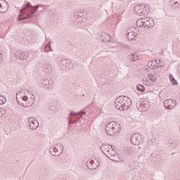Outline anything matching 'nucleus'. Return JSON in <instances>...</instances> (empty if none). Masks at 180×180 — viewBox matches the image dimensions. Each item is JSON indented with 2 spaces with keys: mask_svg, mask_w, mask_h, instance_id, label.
<instances>
[{
  "mask_svg": "<svg viewBox=\"0 0 180 180\" xmlns=\"http://www.w3.org/2000/svg\"><path fill=\"white\" fill-rule=\"evenodd\" d=\"M39 9V5L34 6L27 2L24 7L20 10V15L18 16V20H26V19H32L33 15L37 12Z\"/></svg>",
  "mask_w": 180,
  "mask_h": 180,
  "instance_id": "obj_1",
  "label": "nucleus"
},
{
  "mask_svg": "<svg viewBox=\"0 0 180 180\" xmlns=\"http://www.w3.org/2000/svg\"><path fill=\"white\" fill-rule=\"evenodd\" d=\"M115 105L117 110H127L131 106V100L127 96H121L116 98Z\"/></svg>",
  "mask_w": 180,
  "mask_h": 180,
  "instance_id": "obj_2",
  "label": "nucleus"
},
{
  "mask_svg": "<svg viewBox=\"0 0 180 180\" xmlns=\"http://www.w3.org/2000/svg\"><path fill=\"white\" fill-rule=\"evenodd\" d=\"M86 112H89V108L86 107L84 110H81L78 112H70L68 116L70 124H75L76 122H79V119L82 118L84 115H86Z\"/></svg>",
  "mask_w": 180,
  "mask_h": 180,
  "instance_id": "obj_3",
  "label": "nucleus"
},
{
  "mask_svg": "<svg viewBox=\"0 0 180 180\" xmlns=\"http://www.w3.org/2000/svg\"><path fill=\"white\" fill-rule=\"evenodd\" d=\"M120 124L115 122H110L106 127V133L108 136H117L120 132Z\"/></svg>",
  "mask_w": 180,
  "mask_h": 180,
  "instance_id": "obj_4",
  "label": "nucleus"
},
{
  "mask_svg": "<svg viewBox=\"0 0 180 180\" xmlns=\"http://www.w3.org/2000/svg\"><path fill=\"white\" fill-rule=\"evenodd\" d=\"M136 27L141 29H151L154 27V20L150 17L142 18L136 21Z\"/></svg>",
  "mask_w": 180,
  "mask_h": 180,
  "instance_id": "obj_5",
  "label": "nucleus"
},
{
  "mask_svg": "<svg viewBox=\"0 0 180 180\" xmlns=\"http://www.w3.org/2000/svg\"><path fill=\"white\" fill-rule=\"evenodd\" d=\"M148 9V6L144 4L136 5L134 8V11L136 15L139 16H146L148 15L150 11Z\"/></svg>",
  "mask_w": 180,
  "mask_h": 180,
  "instance_id": "obj_6",
  "label": "nucleus"
},
{
  "mask_svg": "<svg viewBox=\"0 0 180 180\" xmlns=\"http://www.w3.org/2000/svg\"><path fill=\"white\" fill-rule=\"evenodd\" d=\"M63 151H64V146H63V143L53 145L50 148V153L51 155H53V157H58V155L63 154Z\"/></svg>",
  "mask_w": 180,
  "mask_h": 180,
  "instance_id": "obj_7",
  "label": "nucleus"
},
{
  "mask_svg": "<svg viewBox=\"0 0 180 180\" xmlns=\"http://www.w3.org/2000/svg\"><path fill=\"white\" fill-rule=\"evenodd\" d=\"M139 33H140V30L136 25L130 27L127 30V37L128 40H134L136 36L139 35Z\"/></svg>",
  "mask_w": 180,
  "mask_h": 180,
  "instance_id": "obj_8",
  "label": "nucleus"
},
{
  "mask_svg": "<svg viewBox=\"0 0 180 180\" xmlns=\"http://www.w3.org/2000/svg\"><path fill=\"white\" fill-rule=\"evenodd\" d=\"M136 108L139 112H146L150 108V103L147 101H139L136 104Z\"/></svg>",
  "mask_w": 180,
  "mask_h": 180,
  "instance_id": "obj_9",
  "label": "nucleus"
},
{
  "mask_svg": "<svg viewBox=\"0 0 180 180\" xmlns=\"http://www.w3.org/2000/svg\"><path fill=\"white\" fill-rule=\"evenodd\" d=\"M130 141L134 146H140L143 143V138L139 134H134L131 136Z\"/></svg>",
  "mask_w": 180,
  "mask_h": 180,
  "instance_id": "obj_10",
  "label": "nucleus"
},
{
  "mask_svg": "<svg viewBox=\"0 0 180 180\" xmlns=\"http://www.w3.org/2000/svg\"><path fill=\"white\" fill-rule=\"evenodd\" d=\"M14 57L17 60H26L29 57V53L26 51H15L14 52Z\"/></svg>",
  "mask_w": 180,
  "mask_h": 180,
  "instance_id": "obj_11",
  "label": "nucleus"
},
{
  "mask_svg": "<svg viewBox=\"0 0 180 180\" xmlns=\"http://www.w3.org/2000/svg\"><path fill=\"white\" fill-rule=\"evenodd\" d=\"M58 65L62 70H67L71 68V61L65 59H60L58 61Z\"/></svg>",
  "mask_w": 180,
  "mask_h": 180,
  "instance_id": "obj_12",
  "label": "nucleus"
},
{
  "mask_svg": "<svg viewBox=\"0 0 180 180\" xmlns=\"http://www.w3.org/2000/svg\"><path fill=\"white\" fill-rule=\"evenodd\" d=\"M164 106L165 109H169V110H171L176 106V102L175 101V100L167 99L165 101Z\"/></svg>",
  "mask_w": 180,
  "mask_h": 180,
  "instance_id": "obj_13",
  "label": "nucleus"
},
{
  "mask_svg": "<svg viewBox=\"0 0 180 180\" xmlns=\"http://www.w3.org/2000/svg\"><path fill=\"white\" fill-rule=\"evenodd\" d=\"M30 127L31 130H36L39 128V121L35 117H30L28 119Z\"/></svg>",
  "mask_w": 180,
  "mask_h": 180,
  "instance_id": "obj_14",
  "label": "nucleus"
},
{
  "mask_svg": "<svg viewBox=\"0 0 180 180\" xmlns=\"http://www.w3.org/2000/svg\"><path fill=\"white\" fill-rule=\"evenodd\" d=\"M86 167L89 169H96L99 167V162L94 160H88L86 162Z\"/></svg>",
  "mask_w": 180,
  "mask_h": 180,
  "instance_id": "obj_15",
  "label": "nucleus"
},
{
  "mask_svg": "<svg viewBox=\"0 0 180 180\" xmlns=\"http://www.w3.org/2000/svg\"><path fill=\"white\" fill-rule=\"evenodd\" d=\"M39 82L43 88L46 89H53V85L50 84V80H49V79H41Z\"/></svg>",
  "mask_w": 180,
  "mask_h": 180,
  "instance_id": "obj_16",
  "label": "nucleus"
},
{
  "mask_svg": "<svg viewBox=\"0 0 180 180\" xmlns=\"http://www.w3.org/2000/svg\"><path fill=\"white\" fill-rule=\"evenodd\" d=\"M9 9V5L5 0H0V13H6Z\"/></svg>",
  "mask_w": 180,
  "mask_h": 180,
  "instance_id": "obj_17",
  "label": "nucleus"
},
{
  "mask_svg": "<svg viewBox=\"0 0 180 180\" xmlns=\"http://www.w3.org/2000/svg\"><path fill=\"white\" fill-rule=\"evenodd\" d=\"M43 70L44 71L45 74H53V65L50 64L49 62H46L42 66Z\"/></svg>",
  "mask_w": 180,
  "mask_h": 180,
  "instance_id": "obj_18",
  "label": "nucleus"
},
{
  "mask_svg": "<svg viewBox=\"0 0 180 180\" xmlns=\"http://www.w3.org/2000/svg\"><path fill=\"white\" fill-rule=\"evenodd\" d=\"M106 157L109 158V160H111V161H117L116 160V157H117V153L115 149L110 148V151L108 153H107Z\"/></svg>",
  "mask_w": 180,
  "mask_h": 180,
  "instance_id": "obj_19",
  "label": "nucleus"
},
{
  "mask_svg": "<svg viewBox=\"0 0 180 180\" xmlns=\"http://www.w3.org/2000/svg\"><path fill=\"white\" fill-rule=\"evenodd\" d=\"M99 38L104 43H109V41H110V40L112 39V38H110V35L106 32H101Z\"/></svg>",
  "mask_w": 180,
  "mask_h": 180,
  "instance_id": "obj_20",
  "label": "nucleus"
},
{
  "mask_svg": "<svg viewBox=\"0 0 180 180\" xmlns=\"http://www.w3.org/2000/svg\"><path fill=\"white\" fill-rule=\"evenodd\" d=\"M111 148H112V146L109 144L103 143L102 144V146H101V150L102 153L105 154V155H107L108 154Z\"/></svg>",
  "mask_w": 180,
  "mask_h": 180,
  "instance_id": "obj_21",
  "label": "nucleus"
},
{
  "mask_svg": "<svg viewBox=\"0 0 180 180\" xmlns=\"http://www.w3.org/2000/svg\"><path fill=\"white\" fill-rule=\"evenodd\" d=\"M128 59L129 61H137L139 60V56L136 53H131L129 55Z\"/></svg>",
  "mask_w": 180,
  "mask_h": 180,
  "instance_id": "obj_22",
  "label": "nucleus"
},
{
  "mask_svg": "<svg viewBox=\"0 0 180 180\" xmlns=\"http://www.w3.org/2000/svg\"><path fill=\"white\" fill-rule=\"evenodd\" d=\"M168 146L171 148L174 149V148H176V146H178V143L176 141H170L168 143Z\"/></svg>",
  "mask_w": 180,
  "mask_h": 180,
  "instance_id": "obj_23",
  "label": "nucleus"
},
{
  "mask_svg": "<svg viewBox=\"0 0 180 180\" xmlns=\"http://www.w3.org/2000/svg\"><path fill=\"white\" fill-rule=\"evenodd\" d=\"M170 2H171L172 6H174V8H180L179 1L172 0Z\"/></svg>",
  "mask_w": 180,
  "mask_h": 180,
  "instance_id": "obj_24",
  "label": "nucleus"
},
{
  "mask_svg": "<svg viewBox=\"0 0 180 180\" xmlns=\"http://www.w3.org/2000/svg\"><path fill=\"white\" fill-rule=\"evenodd\" d=\"M44 51H45V53H49V51H53V49H51V45L50 44V42L45 46Z\"/></svg>",
  "mask_w": 180,
  "mask_h": 180,
  "instance_id": "obj_25",
  "label": "nucleus"
},
{
  "mask_svg": "<svg viewBox=\"0 0 180 180\" xmlns=\"http://www.w3.org/2000/svg\"><path fill=\"white\" fill-rule=\"evenodd\" d=\"M169 79L172 85H178V82L176 81L175 78H174V76H172V75H169Z\"/></svg>",
  "mask_w": 180,
  "mask_h": 180,
  "instance_id": "obj_26",
  "label": "nucleus"
},
{
  "mask_svg": "<svg viewBox=\"0 0 180 180\" xmlns=\"http://www.w3.org/2000/svg\"><path fill=\"white\" fill-rule=\"evenodd\" d=\"M136 89H137V91H139L140 92H145V91H146V88H144V86H143L142 84H138L136 86Z\"/></svg>",
  "mask_w": 180,
  "mask_h": 180,
  "instance_id": "obj_27",
  "label": "nucleus"
},
{
  "mask_svg": "<svg viewBox=\"0 0 180 180\" xmlns=\"http://www.w3.org/2000/svg\"><path fill=\"white\" fill-rule=\"evenodd\" d=\"M148 67H149V68H150V70H155L157 68V66H155L154 65V62L153 61L148 62Z\"/></svg>",
  "mask_w": 180,
  "mask_h": 180,
  "instance_id": "obj_28",
  "label": "nucleus"
},
{
  "mask_svg": "<svg viewBox=\"0 0 180 180\" xmlns=\"http://www.w3.org/2000/svg\"><path fill=\"white\" fill-rule=\"evenodd\" d=\"M148 79L150 81H153V82H155L157 81V76L153 75H149L148 76Z\"/></svg>",
  "mask_w": 180,
  "mask_h": 180,
  "instance_id": "obj_29",
  "label": "nucleus"
},
{
  "mask_svg": "<svg viewBox=\"0 0 180 180\" xmlns=\"http://www.w3.org/2000/svg\"><path fill=\"white\" fill-rule=\"evenodd\" d=\"M6 103V98L4 96H0V105H4Z\"/></svg>",
  "mask_w": 180,
  "mask_h": 180,
  "instance_id": "obj_30",
  "label": "nucleus"
},
{
  "mask_svg": "<svg viewBox=\"0 0 180 180\" xmlns=\"http://www.w3.org/2000/svg\"><path fill=\"white\" fill-rule=\"evenodd\" d=\"M125 153L126 154H133V153H134V150H133V148H126Z\"/></svg>",
  "mask_w": 180,
  "mask_h": 180,
  "instance_id": "obj_31",
  "label": "nucleus"
},
{
  "mask_svg": "<svg viewBox=\"0 0 180 180\" xmlns=\"http://www.w3.org/2000/svg\"><path fill=\"white\" fill-rule=\"evenodd\" d=\"M18 105H20V106H23V108H30V106H32V105H28L24 103H20V101H19V100L17 101Z\"/></svg>",
  "mask_w": 180,
  "mask_h": 180,
  "instance_id": "obj_32",
  "label": "nucleus"
},
{
  "mask_svg": "<svg viewBox=\"0 0 180 180\" xmlns=\"http://www.w3.org/2000/svg\"><path fill=\"white\" fill-rule=\"evenodd\" d=\"M117 26V22L116 21H113L111 24V29L112 30H116V27Z\"/></svg>",
  "mask_w": 180,
  "mask_h": 180,
  "instance_id": "obj_33",
  "label": "nucleus"
},
{
  "mask_svg": "<svg viewBox=\"0 0 180 180\" xmlns=\"http://www.w3.org/2000/svg\"><path fill=\"white\" fill-rule=\"evenodd\" d=\"M23 94H25V92L23 91H18L17 94H16V100L17 101H19V96L20 98H22V96H20L21 95H23Z\"/></svg>",
  "mask_w": 180,
  "mask_h": 180,
  "instance_id": "obj_34",
  "label": "nucleus"
},
{
  "mask_svg": "<svg viewBox=\"0 0 180 180\" xmlns=\"http://www.w3.org/2000/svg\"><path fill=\"white\" fill-rule=\"evenodd\" d=\"M21 98H22V101H24V102H27V101L29 99V98L27 96H22Z\"/></svg>",
  "mask_w": 180,
  "mask_h": 180,
  "instance_id": "obj_35",
  "label": "nucleus"
},
{
  "mask_svg": "<svg viewBox=\"0 0 180 180\" xmlns=\"http://www.w3.org/2000/svg\"><path fill=\"white\" fill-rule=\"evenodd\" d=\"M3 110H2V108H0V117H2L4 115Z\"/></svg>",
  "mask_w": 180,
  "mask_h": 180,
  "instance_id": "obj_36",
  "label": "nucleus"
},
{
  "mask_svg": "<svg viewBox=\"0 0 180 180\" xmlns=\"http://www.w3.org/2000/svg\"><path fill=\"white\" fill-rule=\"evenodd\" d=\"M2 53H0V64H2Z\"/></svg>",
  "mask_w": 180,
  "mask_h": 180,
  "instance_id": "obj_37",
  "label": "nucleus"
},
{
  "mask_svg": "<svg viewBox=\"0 0 180 180\" xmlns=\"http://www.w3.org/2000/svg\"><path fill=\"white\" fill-rule=\"evenodd\" d=\"M32 96H33V93H32Z\"/></svg>",
  "mask_w": 180,
  "mask_h": 180,
  "instance_id": "obj_38",
  "label": "nucleus"
}]
</instances>
